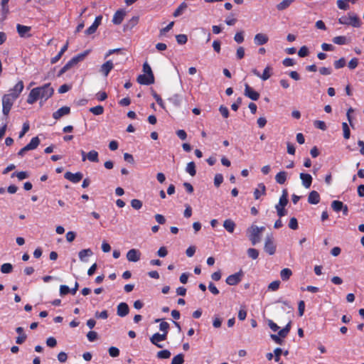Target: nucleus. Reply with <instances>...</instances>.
<instances>
[{
	"instance_id": "1",
	"label": "nucleus",
	"mask_w": 364,
	"mask_h": 364,
	"mask_svg": "<svg viewBox=\"0 0 364 364\" xmlns=\"http://www.w3.org/2000/svg\"><path fill=\"white\" fill-rule=\"evenodd\" d=\"M24 88L22 80L18 81L15 86L10 89L9 93L2 96V112L8 117L15 101L18 99Z\"/></svg>"
},
{
	"instance_id": "2",
	"label": "nucleus",
	"mask_w": 364,
	"mask_h": 364,
	"mask_svg": "<svg viewBox=\"0 0 364 364\" xmlns=\"http://www.w3.org/2000/svg\"><path fill=\"white\" fill-rule=\"evenodd\" d=\"M54 90L51 87L50 83H46L41 87L32 89L27 97V103L33 105L38 99L46 101L53 95Z\"/></svg>"
},
{
	"instance_id": "3",
	"label": "nucleus",
	"mask_w": 364,
	"mask_h": 364,
	"mask_svg": "<svg viewBox=\"0 0 364 364\" xmlns=\"http://www.w3.org/2000/svg\"><path fill=\"white\" fill-rule=\"evenodd\" d=\"M264 230V227L259 228L255 225H251L247 230L248 237L252 245H255L261 240L262 232Z\"/></svg>"
},
{
	"instance_id": "4",
	"label": "nucleus",
	"mask_w": 364,
	"mask_h": 364,
	"mask_svg": "<svg viewBox=\"0 0 364 364\" xmlns=\"http://www.w3.org/2000/svg\"><path fill=\"white\" fill-rule=\"evenodd\" d=\"M88 51H85L84 53H79L77 55L72 58L59 71L58 76H61L71 68L76 65L79 62L84 60L85 56L87 55Z\"/></svg>"
},
{
	"instance_id": "5",
	"label": "nucleus",
	"mask_w": 364,
	"mask_h": 364,
	"mask_svg": "<svg viewBox=\"0 0 364 364\" xmlns=\"http://www.w3.org/2000/svg\"><path fill=\"white\" fill-rule=\"evenodd\" d=\"M338 23L343 25H350L355 28H359L361 25L360 19L354 13H348V16L339 18Z\"/></svg>"
},
{
	"instance_id": "6",
	"label": "nucleus",
	"mask_w": 364,
	"mask_h": 364,
	"mask_svg": "<svg viewBox=\"0 0 364 364\" xmlns=\"http://www.w3.org/2000/svg\"><path fill=\"white\" fill-rule=\"evenodd\" d=\"M39 144V138L38 136L33 137L26 146H25L24 147L19 150V151L18 152V156L23 157L26 151L36 149Z\"/></svg>"
},
{
	"instance_id": "7",
	"label": "nucleus",
	"mask_w": 364,
	"mask_h": 364,
	"mask_svg": "<svg viewBox=\"0 0 364 364\" xmlns=\"http://www.w3.org/2000/svg\"><path fill=\"white\" fill-rule=\"evenodd\" d=\"M264 250L269 255H272L275 253L276 246L274 243L273 238L272 236H267L264 243Z\"/></svg>"
},
{
	"instance_id": "8",
	"label": "nucleus",
	"mask_w": 364,
	"mask_h": 364,
	"mask_svg": "<svg viewBox=\"0 0 364 364\" xmlns=\"http://www.w3.org/2000/svg\"><path fill=\"white\" fill-rule=\"evenodd\" d=\"M80 154L82 155V161H85L86 159H88L91 162H98V153L95 150H92L86 154L83 150L80 151Z\"/></svg>"
},
{
	"instance_id": "9",
	"label": "nucleus",
	"mask_w": 364,
	"mask_h": 364,
	"mask_svg": "<svg viewBox=\"0 0 364 364\" xmlns=\"http://www.w3.org/2000/svg\"><path fill=\"white\" fill-rule=\"evenodd\" d=\"M244 95L252 100H257L259 98V94L254 90L247 83L245 85Z\"/></svg>"
},
{
	"instance_id": "10",
	"label": "nucleus",
	"mask_w": 364,
	"mask_h": 364,
	"mask_svg": "<svg viewBox=\"0 0 364 364\" xmlns=\"http://www.w3.org/2000/svg\"><path fill=\"white\" fill-rule=\"evenodd\" d=\"M16 30L20 37L21 38H29L32 35L30 33V31L31 30V26H24L18 23L16 25Z\"/></svg>"
},
{
	"instance_id": "11",
	"label": "nucleus",
	"mask_w": 364,
	"mask_h": 364,
	"mask_svg": "<svg viewBox=\"0 0 364 364\" xmlns=\"http://www.w3.org/2000/svg\"><path fill=\"white\" fill-rule=\"evenodd\" d=\"M64 177L67 180L73 182V183H77L82 179L83 175L80 172H77L75 173H73L72 172L67 171L64 174Z\"/></svg>"
},
{
	"instance_id": "12",
	"label": "nucleus",
	"mask_w": 364,
	"mask_h": 364,
	"mask_svg": "<svg viewBox=\"0 0 364 364\" xmlns=\"http://www.w3.org/2000/svg\"><path fill=\"white\" fill-rule=\"evenodd\" d=\"M141 252L139 250L131 249L127 253V259L129 262H136L141 258Z\"/></svg>"
},
{
	"instance_id": "13",
	"label": "nucleus",
	"mask_w": 364,
	"mask_h": 364,
	"mask_svg": "<svg viewBox=\"0 0 364 364\" xmlns=\"http://www.w3.org/2000/svg\"><path fill=\"white\" fill-rule=\"evenodd\" d=\"M167 336L165 334H160L159 333H154L151 338L150 341L152 344L155 345L158 348H163V345L160 344L159 342L164 341L166 339Z\"/></svg>"
},
{
	"instance_id": "14",
	"label": "nucleus",
	"mask_w": 364,
	"mask_h": 364,
	"mask_svg": "<svg viewBox=\"0 0 364 364\" xmlns=\"http://www.w3.org/2000/svg\"><path fill=\"white\" fill-rule=\"evenodd\" d=\"M242 273L241 272L235 273L228 276L226 279V283L230 286L237 284L242 279Z\"/></svg>"
},
{
	"instance_id": "15",
	"label": "nucleus",
	"mask_w": 364,
	"mask_h": 364,
	"mask_svg": "<svg viewBox=\"0 0 364 364\" xmlns=\"http://www.w3.org/2000/svg\"><path fill=\"white\" fill-rule=\"evenodd\" d=\"M137 82L141 85H151L154 82V75H147L146 74L139 75L137 77Z\"/></svg>"
},
{
	"instance_id": "16",
	"label": "nucleus",
	"mask_w": 364,
	"mask_h": 364,
	"mask_svg": "<svg viewBox=\"0 0 364 364\" xmlns=\"http://www.w3.org/2000/svg\"><path fill=\"white\" fill-rule=\"evenodd\" d=\"M70 113V108L68 106H64L58 109L53 113V117L55 119H59L60 117L68 115Z\"/></svg>"
},
{
	"instance_id": "17",
	"label": "nucleus",
	"mask_w": 364,
	"mask_h": 364,
	"mask_svg": "<svg viewBox=\"0 0 364 364\" xmlns=\"http://www.w3.org/2000/svg\"><path fill=\"white\" fill-rule=\"evenodd\" d=\"M117 315L120 317L126 316L129 312V307L127 303L121 302L117 306Z\"/></svg>"
},
{
	"instance_id": "18",
	"label": "nucleus",
	"mask_w": 364,
	"mask_h": 364,
	"mask_svg": "<svg viewBox=\"0 0 364 364\" xmlns=\"http://www.w3.org/2000/svg\"><path fill=\"white\" fill-rule=\"evenodd\" d=\"M268 36L266 34L259 33L255 36L254 43L257 46H262L268 42Z\"/></svg>"
},
{
	"instance_id": "19",
	"label": "nucleus",
	"mask_w": 364,
	"mask_h": 364,
	"mask_svg": "<svg viewBox=\"0 0 364 364\" xmlns=\"http://www.w3.org/2000/svg\"><path fill=\"white\" fill-rule=\"evenodd\" d=\"M300 178L302 182V185L306 188H310L312 183V176L309 173H301Z\"/></svg>"
},
{
	"instance_id": "20",
	"label": "nucleus",
	"mask_w": 364,
	"mask_h": 364,
	"mask_svg": "<svg viewBox=\"0 0 364 364\" xmlns=\"http://www.w3.org/2000/svg\"><path fill=\"white\" fill-rule=\"evenodd\" d=\"M117 58L119 63H124L127 59V51L115 48V58Z\"/></svg>"
},
{
	"instance_id": "21",
	"label": "nucleus",
	"mask_w": 364,
	"mask_h": 364,
	"mask_svg": "<svg viewBox=\"0 0 364 364\" xmlns=\"http://www.w3.org/2000/svg\"><path fill=\"white\" fill-rule=\"evenodd\" d=\"M16 331L18 334V336L16 338V343L17 344H22L26 340L27 336L24 333L23 328L22 327H17L16 328Z\"/></svg>"
},
{
	"instance_id": "22",
	"label": "nucleus",
	"mask_w": 364,
	"mask_h": 364,
	"mask_svg": "<svg viewBox=\"0 0 364 364\" xmlns=\"http://www.w3.org/2000/svg\"><path fill=\"white\" fill-rule=\"evenodd\" d=\"M320 201V195L316 191H312L310 192L309 197H308V202L310 204H318Z\"/></svg>"
},
{
	"instance_id": "23",
	"label": "nucleus",
	"mask_w": 364,
	"mask_h": 364,
	"mask_svg": "<svg viewBox=\"0 0 364 364\" xmlns=\"http://www.w3.org/2000/svg\"><path fill=\"white\" fill-rule=\"evenodd\" d=\"M113 68V63L112 60H107L100 68V73L105 76H107Z\"/></svg>"
},
{
	"instance_id": "24",
	"label": "nucleus",
	"mask_w": 364,
	"mask_h": 364,
	"mask_svg": "<svg viewBox=\"0 0 364 364\" xmlns=\"http://www.w3.org/2000/svg\"><path fill=\"white\" fill-rule=\"evenodd\" d=\"M223 227L228 232L232 233L235 229L236 224L232 220L226 219L223 222Z\"/></svg>"
},
{
	"instance_id": "25",
	"label": "nucleus",
	"mask_w": 364,
	"mask_h": 364,
	"mask_svg": "<svg viewBox=\"0 0 364 364\" xmlns=\"http://www.w3.org/2000/svg\"><path fill=\"white\" fill-rule=\"evenodd\" d=\"M266 187L264 183L258 184V188L254 191V196L256 200L259 199L262 195H265Z\"/></svg>"
},
{
	"instance_id": "26",
	"label": "nucleus",
	"mask_w": 364,
	"mask_h": 364,
	"mask_svg": "<svg viewBox=\"0 0 364 364\" xmlns=\"http://www.w3.org/2000/svg\"><path fill=\"white\" fill-rule=\"evenodd\" d=\"M168 101L175 107H180L182 102V96L178 94H175L168 98Z\"/></svg>"
},
{
	"instance_id": "27",
	"label": "nucleus",
	"mask_w": 364,
	"mask_h": 364,
	"mask_svg": "<svg viewBox=\"0 0 364 364\" xmlns=\"http://www.w3.org/2000/svg\"><path fill=\"white\" fill-rule=\"evenodd\" d=\"M188 7V4L186 2H182L178 7L174 11L173 16L174 17H178L182 15L184 11L186 10Z\"/></svg>"
},
{
	"instance_id": "28",
	"label": "nucleus",
	"mask_w": 364,
	"mask_h": 364,
	"mask_svg": "<svg viewBox=\"0 0 364 364\" xmlns=\"http://www.w3.org/2000/svg\"><path fill=\"white\" fill-rule=\"evenodd\" d=\"M139 22V17L134 16L132 17L125 25H124V31L131 30Z\"/></svg>"
},
{
	"instance_id": "29",
	"label": "nucleus",
	"mask_w": 364,
	"mask_h": 364,
	"mask_svg": "<svg viewBox=\"0 0 364 364\" xmlns=\"http://www.w3.org/2000/svg\"><path fill=\"white\" fill-rule=\"evenodd\" d=\"M126 15V11L123 9L117 10L115 12V24H119L123 21Z\"/></svg>"
},
{
	"instance_id": "30",
	"label": "nucleus",
	"mask_w": 364,
	"mask_h": 364,
	"mask_svg": "<svg viewBox=\"0 0 364 364\" xmlns=\"http://www.w3.org/2000/svg\"><path fill=\"white\" fill-rule=\"evenodd\" d=\"M287 173L286 171L279 172L276 176L275 180L279 184H284L287 181Z\"/></svg>"
},
{
	"instance_id": "31",
	"label": "nucleus",
	"mask_w": 364,
	"mask_h": 364,
	"mask_svg": "<svg viewBox=\"0 0 364 364\" xmlns=\"http://www.w3.org/2000/svg\"><path fill=\"white\" fill-rule=\"evenodd\" d=\"M280 206H286L288 203V192L287 189H284L282 191V194L279 198V200L278 203Z\"/></svg>"
},
{
	"instance_id": "32",
	"label": "nucleus",
	"mask_w": 364,
	"mask_h": 364,
	"mask_svg": "<svg viewBox=\"0 0 364 364\" xmlns=\"http://www.w3.org/2000/svg\"><path fill=\"white\" fill-rule=\"evenodd\" d=\"M291 275H292V272L289 268H284V269H282L280 272V277L283 281L288 280Z\"/></svg>"
},
{
	"instance_id": "33",
	"label": "nucleus",
	"mask_w": 364,
	"mask_h": 364,
	"mask_svg": "<svg viewBox=\"0 0 364 364\" xmlns=\"http://www.w3.org/2000/svg\"><path fill=\"white\" fill-rule=\"evenodd\" d=\"M92 255V252L90 249L82 250L79 252V258L81 261H86L85 258Z\"/></svg>"
},
{
	"instance_id": "34",
	"label": "nucleus",
	"mask_w": 364,
	"mask_h": 364,
	"mask_svg": "<svg viewBox=\"0 0 364 364\" xmlns=\"http://www.w3.org/2000/svg\"><path fill=\"white\" fill-rule=\"evenodd\" d=\"M186 171L187 173H188L191 176H194L196 175V165L193 161H191V162L188 163L186 168Z\"/></svg>"
},
{
	"instance_id": "35",
	"label": "nucleus",
	"mask_w": 364,
	"mask_h": 364,
	"mask_svg": "<svg viewBox=\"0 0 364 364\" xmlns=\"http://www.w3.org/2000/svg\"><path fill=\"white\" fill-rule=\"evenodd\" d=\"M294 0H283L277 5V9L279 11H282L288 8Z\"/></svg>"
},
{
	"instance_id": "36",
	"label": "nucleus",
	"mask_w": 364,
	"mask_h": 364,
	"mask_svg": "<svg viewBox=\"0 0 364 364\" xmlns=\"http://www.w3.org/2000/svg\"><path fill=\"white\" fill-rule=\"evenodd\" d=\"M332 41L337 45H346L348 43L346 37L343 36H336L333 38Z\"/></svg>"
},
{
	"instance_id": "37",
	"label": "nucleus",
	"mask_w": 364,
	"mask_h": 364,
	"mask_svg": "<svg viewBox=\"0 0 364 364\" xmlns=\"http://www.w3.org/2000/svg\"><path fill=\"white\" fill-rule=\"evenodd\" d=\"M343 202L340 200H333L331 203V208L336 212L341 211V209L343 208Z\"/></svg>"
},
{
	"instance_id": "38",
	"label": "nucleus",
	"mask_w": 364,
	"mask_h": 364,
	"mask_svg": "<svg viewBox=\"0 0 364 364\" xmlns=\"http://www.w3.org/2000/svg\"><path fill=\"white\" fill-rule=\"evenodd\" d=\"M271 71H272V68L269 67V66H267L264 68V70L263 71V73L260 74V78L262 80H268L271 77V75H272Z\"/></svg>"
},
{
	"instance_id": "39",
	"label": "nucleus",
	"mask_w": 364,
	"mask_h": 364,
	"mask_svg": "<svg viewBox=\"0 0 364 364\" xmlns=\"http://www.w3.org/2000/svg\"><path fill=\"white\" fill-rule=\"evenodd\" d=\"M171 353L168 350H160L157 353V358L159 359H167L169 358Z\"/></svg>"
},
{
	"instance_id": "40",
	"label": "nucleus",
	"mask_w": 364,
	"mask_h": 364,
	"mask_svg": "<svg viewBox=\"0 0 364 364\" xmlns=\"http://www.w3.org/2000/svg\"><path fill=\"white\" fill-rule=\"evenodd\" d=\"M184 363V355L179 353L172 359L171 364H183Z\"/></svg>"
},
{
	"instance_id": "41",
	"label": "nucleus",
	"mask_w": 364,
	"mask_h": 364,
	"mask_svg": "<svg viewBox=\"0 0 364 364\" xmlns=\"http://www.w3.org/2000/svg\"><path fill=\"white\" fill-rule=\"evenodd\" d=\"M90 112L95 115L102 114L104 112V108L101 105H97L90 109Z\"/></svg>"
},
{
	"instance_id": "42",
	"label": "nucleus",
	"mask_w": 364,
	"mask_h": 364,
	"mask_svg": "<svg viewBox=\"0 0 364 364\" xmlns=\"http://www.w3.org/2000/svg\"><path fill=\"white\" fill-rule=\"evenodd\" d=\"M342 128H343V137L346 139H348L350 136V131L348 124L346 122H343Z\"/></svg>"
},
{
	"instance_id": "43",
	"label": "nucleus",
	"mask_w": 364,
	"mask_h": 364,
	"mask_svg": "<svg viewBox=\"0 0 364 364\" xmlns=\"http://www.w3.org/2000/svg\"><path fill=\"white\" fill-rule=\"evenodd\" d=\"M13 266L10 263H4L1 265V271L4 274H9L12 272Z\"/></svg>"
},
{
	"instance_id": "44",
	"label": "nucleus",
	"mask_w": 364,
	"mask_h": 364,
	"mask_svg": "<svg viewBox=\"0 0 364 364\" xmlns=\"http://www.w3.org/2000/svg\"><path fill=\"white\" fill-rule=\"evenodd\" d=\"M14 176H16L18 178V180L21 181L25 178H27L28 177V174L26 171H20V172L13 173L11 174V177L13 178Z\"/></svg>"
},
{
	"instance_id": "45",
	"label": "nucleus",
	"mask_w": 364,
	"mask_h": 364,
	"mask_svg": "<svg viewBox=\"0 0 364 364\" xmlns=\"http://www.w3.org/2000/svg\"><path fill=\"white\" fill-rule=\"evenodd\" d=\"M247 255L250 258L256 259L259 256V252L255 248H249L247 250Z\"/></svg>"
},
{
	"instance_id": "46",
	"label": "nucleus",
	"mask_w": 364,
	"mask_h": 364,
	"mask_svg": "<svg viewBox=\"0 0 364 364\" xmlns=\"http://www.w3.org/2000/svg\"><path fill=\"white\" fill-rule=\"evenodd\" d=\"M309 53V48L306 46H303L298 51V55L301 58L307 56Z\"/></svg>"
},
{
	"instance_id": "47",
	"label": "nucleus",
	"mask_w": 364,
	"mask_h": 364,
	"mask_svg": "<svg viewBox=\"0 0 364 364\" xmlns=\"http://www.w3.org/2000/svg\"><path fill=\"white\" fill-rule=\"evenodd\" d=\"M337 6L341 10H348L349 9V4L346 0H337Z\"/></svg>"
},
{
	"instance_id": "48",
	"label": "nucleus",
	"mask_w": 364,
	"mask_h": 364,
	"mask_svg": "<svg viewBox=\"0 0 364 364\" xmlns=\"http://www.w3.org/2000/svg\"><path fill=\"white\" fill-rule=\"evenodd\" d=\"M168 328H169L168 323H167L166 321H161V323L159 325V329H160L161 331L164 332L163 334H165L166 336H167L168 331Z\"/></svg>"
},
{
	"instance_id": "49",
	"label": "nucleus",
	"mask_w": 364,
	"mask_h": 364,
	"mask_svg": "<svg viewBox=\"0 0 364 364\" xmlns=\"http://www.w3.org/2000/svg\"><path fill=\"white\" fill-rule=\"evenodd\" d=\"M131 205L135 210H139L142 207V202L138 199H133L131 200Z\"/></svg>"
},
{
	"instance_id": "50",
	"label": "nucleus",
	"mask_w": 364,
	"mask_h": 364,
	"mask_svg": "<svg viewBox=\"0 0 364 364\" xmlns=\"http://www.w3.org/2000/svg\"><path fill=\"white\" fill-rule=\"evenodd\" d=\"M223 182V176L221 173H217L214 178V185L216 187H219Z\"/></svg>"
},
{
	"instance_id": "51",
	"label": "nucleus",
	"mask_w": 364,
	"mask_h": 364,
	"mask_svg": "<svg viewBox=\"0 0 364 364\" xmlns=\"http://www.w3.org/2000/svg\"><path fill=\"white\" fill-rule=\"evenodd\" d=\"M176 38L177 43L181 45L185 44L188 41V38H187L186 35H185V34L177 35L176 36Z\"/></svg>"
},
{
	"instance_id": "52",
	"label": "nucleus",
	"mask_w": 364,
	"mask_h": 364,
	"mask_svg": "<svg viewBox=\"0 0 364 364\" xmlns=\"http://www.w3.org/2000/svg\"><path fill=\"white\" fill-rule=\"evenodd\" d=\"M280 285V281L276 280L271 282L268 286V289L271 291H277Z\"/></svg>"
},
{
	"instance_id": "53",
	"label": "nucleus",
	"mask_w": 364,
	"mask_h": 364,
	"mask_svg": "<svg viewBox=\"0 0 364 364\" xmlns=\"http://www.w3.org/2000/svg\"><path fill=\"white\" fill-rule=\"evenodd\" d=\"M346 65V60L344 58H341L334 62V67L336 69L343 68Z\"/></svg>"
},
{
	"instance_id": "54",
	"label": "nucleus",
	"mask_w": 364,
	"mask_h": 364,
	"mask_svg": "<svg viewBox=\"0 0 364 364\" xmlns=\"http://www.w3.org/2000/svg\"><path fill=\"white\" fill-rule=\"evenodd\" d=\"M289 228L292 230H297L299 228L298 222L296 218H291L289 223Z\"/></svg>"
},
{
	"instance_id": "55",
	"label": "nucleus",
	"mask_w": 364,
	"mask_h": 364,
	"mask_svg": "<svg viewBox=\"0 0 364 364\" xmlns=\"http://www.w3.org/2000/svg\"><path fill=\"white\" fill-rule=\"evenodd\" d=\"M314 126L321 130H326V123L323 121L321 120H316L314 122Z\"/></svg>"
},
{
	"instance_id": "56",
	"label": "nucleus",
	"mask_w": 364,
	"mask_h": 364,
	"mask_svg": "<svg viewBox=\"0 0 364 364\" xmlns=\"http://www.w3.org/2000/svg\"><path fill=\"white\" fill-rule=\"evenodd\" d=\"M358 59L356 58H353L349 61L348 66L350 70H353L358 66Z\"/></svg>"
},
{
	"instance_id": "57",
	"label": "nucleus",
	"mask_w": 364,
	"mask_h": 364,
	"mask_svg": "<svg viewBox=\"0 0 364 364\" xmlns=\"http://www.w3.org/2000/svg\"><path fill=\"white\" fill-rule=\"evenodd\" d=\"M143 71L144 73V74L147 75H153V73H152V70H151V67L149 66V65L147 63H144V65H143Z\"/></svg>"
},
{
	"instance_id": "58",
	"label": "nucleus",
	"mask_w": 364,
	"mask_h": 364,
	"mask_svg": "<svg viewBox=\"0 0 364 364\" xmlns=\"http://www.w3.org/2000/svg\"><path fill=\"white\" fill-rule=\"evenodd\" d=\"M70 293V289L66 285H61L60 287V294L64 296Z\"/></svg>"
},
{
	"instance_id": "59",
	"label": "nucleus",
	"mask_w": 364,
	"mask_h": 364,
	"mask_svg": "<svg viewBox=\"0 0 364 364\" xmlns=\"http://www.w3.org/2000/svg\"><path fill=\"white\" fill-rule=\"evenodd\" d=\"M196 250V247L193 245L190 246L187 248L186 254L188 257H191L194 255Z\"/></svg>"
},
{
	"instance_id": "60",
	"label": "nucleus",
	"mask_w": 364,
	"mask_h": 364,
	"mask_svg": "<svg viewBox=\"0 0 364 364\" xmlns=\"http://www.w3.org/2000/svg\"><path fill=\"white\" fill-rule=\"evenodd\" d=\"M234 40L238 43H242L244 41L243 32H237L235 35Z\"/></svg>"
},
{
	"instance_id": "61",
	"label": "nucleus",
	"mask_w": 364,
	"mask_h": 364,
	"mask_svg": "<svg viewBox=\"0 0 364 364\" xmlns=\"http://www.w3.org/2000/svg\"><path fill=\"white\" fill-rule=\"evenodd\" d=\"M46 344L50 348H53L57 345L56 339L54 337H49L46 340Z\"/></svg>"
},
{
	"instance_id": "62",
	"label": "nucleus",
	"mask_w": 364,
	"mask_h": 364,
	"mask_svg": "<svg viewBox=\"0 0 364 364\" xmlns=\"http://www.w3.org/2000/svg\"><path fill=\"white\" fill-rule=\"evenodd\" d=\"M154 99L156 100L157 104L163 109L165 108L164 103L161 97L156 93H154L153 95Z\"/></svg>"
},
{
	"instance_id": "63",
	"label": "nucleus",
	"mask_w": 364,
	"mask_h": 364,
	"mask_svg": "<svg viewBox=\"0 0 364 364\" xmlns=\"http://www.w3.org/2000/svg\"><path fill=\"white\" fill-rule=\"evenodd\" d=\"M305 303L304 301H300L298 304V310L299 316H302L304 313Z\"/></svg>"
},
{
	"instance_id": "64",
	"label": "nucleus",
	"mask_w": 364,
	"mask_h": 364,
	"mask_svg": "<svg viewBox=\"0 0 364 364\" xmlns=\"http://www.w3.org/2000/svg\"><path fill=\"white\" fill-rule=\"evenodd\" d=\"M219 111L221 113V114L223 115V117L224 118H228V116H229V111H228V109L223 106V105H221L219 108Z\"/></svg>"
}]
</instances>
